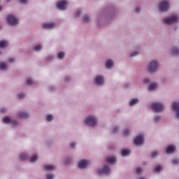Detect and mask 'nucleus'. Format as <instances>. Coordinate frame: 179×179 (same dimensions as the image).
<instances>
[{"instance_id":"412c9836","label":"nucleus","mask_w":179,"mask_h":179,"mask_svg":"<svg viewBox=\"0 0 179 179\" xmlns=\"http://www.w3.org/2000/svg\"><path fill=\"white\" fill-rule=\"evenodd\" d=\"M9 46V41L6 40L0 41V50H5Z\"/></svg>"},{"instance_id":"6e6552de","label":"nucleus","mask_w":179,"mask_h":179,"mask_svg":"<svg viewBox=\"0 0 179 179\" xmlns=\"http://www.w3.org/2000/svg\"><path fill=\"white\" fill-rule=\"evenodd\" d=\"M97 173L99 176H109V174H111V167L108 164H105L98 168Z\"/></svg>"},{"instance_id":"79ce46f5","label":"nucleus","mask_w":179,"mask_h":179,"mask_svg":"<svg viewBox=\"0 0 179 179\" xmlns=\"http://www.w3.org/2000/svg\"><path fill=\"white\" fill-rule=\"evenodd\" d=\"M83 20L84 23H89V22H90V16H89L88 15H84Z\"/></svg>"},{"instance_id":"4d7b16f0","label":"nucleus","mask_w":179,"mask_h":179,"mask_svg":"<svg viewBox=\"0 0 179 179\" xmlns=\"http://www.w3.org/2000/svg\"><path fill=\"white\" fill-rule=\"evenodd\" d=\"M136 179H146V178L143 177V176H140L136 178Z\"/></svg>"},{"instance_id":"58836bf2","label":"nucleus","mask_w":179,"mask_h":179,"mask_svg":"<svg viewBox=\"0 0 179 179\" xmlns=\"http://www.w3.org/2000/svg\"><path fill=\"white\" fill-rule=\"evenodd\" d=\"M17 99H19V100H22V99H24V97H26V94H24V92H20L17 94Z\"/></svg>"},{"instance_id":"c03bdc74","label":"nucleus","mask_w":179,"mask_h":179,"mask_svg":"<svg viewBox=\"0 0 179 179\" xmlns=\"http://www.w3.org/2000/svg\"><path fill=\"white\" fill-rule=\"evenodd\" d=\"M74 15L76 17H79V16H80V15H82V10H76L75 12H74Z\"/></svg>"},{"instance_id":"4468645a","label":"nucleus","mask_w":179,"mask_h":179,"mask_svg":"<svg viewBox=\"0 0 179 179\" xmlns=\"http://www.w3.org/2000/svg\"><path fill=\"white\" fill-rule=\"evenodd\" d=\"M91 163L87 159H81L78 162V169H80V170H85V169H87L89 166H90Z\"/></svg>"},{"instance_id":"473e14b6","label":"nucleus","mask_w":179,"mask_h":179,"mask_svg":"<svg viewBox=\"0 0 179 179\" xmlns=\"http://www.w3.org/2000/svg\"><path fill=\"white\" fill-rule=\"evenodd\" d=\"M162 170H163V167L160 164L157 165L154 168V171L157 173H161Z\"/></svg>"},{"instance_id":"2f4dec72","label":"nucleus","mask_w":179,"mask_h":179,"mask_svg":"<svg viewBox=\"0 0 179 179\" xmlns=\"http://www.w3.org/2000/svg\"><path fill=\"white\" fill-rule=\"evenodd\" d=\"M156 89H157V83H151L148 87L150 92H153V90H156Z\"/></svg>"},{"instance_id":"aec40b11","label":"nucleus","mask_w":179,"mask_h":179,"mask_svg":"<svg viewBox=\"0 0 179 179\" xmlns=\"http://www.w3.org/2000/svg\"><path fill=\"white\" fill-rule=\"evenodd\" d=\"M8 71V62H0V72Z\"/></svg>"},{"instance_id":"4c0bfd02","label":"nucleus","mask_w":179,"mask_h":179,"mask_svg":"<svg viewBox=\"0 0 179 179\" xmlns=\"http://www.w3.org/2000/svg\"><path fill=\"white\" fill-rule=\"evenodd\" d=\"M63 162L65 164H69L72 162V157H66L63 159Z\"/></svg>"},{"instance_id":"8fccbe9b","label":"nucleus","mask_w":179,"mask_h":179,"mask_svg":"<svg viewBox=\"0 0 179 179\" xmlns=\"http://www.w3.org/2000/svg\"><path fill=\"white\" fill-rule=\"evenodd\" d=\"M1 113L5 114V113H8V108L2 107L0 108Z\"/></svg>"},{"instance_id":"a878e982","label":"nucleus","mask_w":179,"mask_h":179,"mask_svg":"<svg viewBox=\"0 0 179 179\" xmlns=\"http://www.w3.org/2000/svg\"><path fill=\"white\" fill-rule=\"evenodd\" d=\"M106 162L109 164H114L115 163H117V157H115V156L108 157L106 158Z\"/></svg>"},{"instance_id":"423d86ee","label":"nucleus","mask_w":179,"mask_h":179,"mask_svg":"<svg viewBox=\"0 0 179 179\" xmlns=\"http://www.w3.org/2000/svg\"><path fill=\"white\" fill-rule=\"evenodd\" d=\"M160 63L158 60L154 59L150 62L147 66L148 71L149 73H156L159 71Z\"/></svg>"},{"instance_id":"f257e3e1","label":"nucleus","mask_w":179,"mask_h":179,"mask_svg":"<svg viewBox=\"0 0 179 179\" xmlns=\"http://www.w3.org/2000/svg\"><path fill=\"white\" fill-rule=\"evenodd\" d=\"M114 13H113V8H106L105 10L102 12V13L99 14L96 18V23L98 26H100L104 20H108V19H112Z\"/></svg>"},{"instance_id":"f8f14e48","label":"nucleus","mask_w":179,"mask_h":179,"mask_svg":"<svg viewBox=\"0 0 179 179\" xmlns=\"http://www.w3.org/2000/svg\"><path fill=\"white\" fill-rule=\"evenodd\" d=\"M159 9L161 12H167L170 10V1L168 0H163L160 1Z\"/></svg>"},{"instance_id":"39448f33","label":"nucleus","mask_w":179,"mask_h":179,"mask_svg":"<svg viewBox=\"0 0 179 179\" xmlns=\"http://www.w3.org/2000/svg\"><path fill=\"white\" fill-rule=\"evenodd\" d=\"M178 14H172L162 18V23H164V24H174V23L178 22Z\"/></svg>"},{"instance_id":"a211bd4d","label":"nucleus","mask_w":179,"mask_h":179,"mask_svg":"<svg viewBox=\"0 0 179 179\" xmlns=\"http://www.w3.org/2000/svg\"><path fill=\"white\" fill-rule=\"evenodd\" d=\"M176 150H177V147L176 145L170 144L166 147V152L168 155H171L173 153H176Z\"/></svg>"},{"instance_id":"c85d7f7f","label":"nucleus","mask_w":179,"mask_h":179,"mask_svg":"<svg viewBox=\"0 0 179 179\" xmlns=\"http://www.w3.org/2000/svg\"><path fill=\"white\" fill-rule=\"evenodd\" d=\"M121 155L122 157H127L131 155V150L129 149H123L121 151Z\"/></svg>"},{"instance_id":"e433bc0d","label":"nucleus","mask_w":179,"mask_h":179,"mask_svg":"<svg viewBox=\"0 0 179 179\" xmlns=\"http://www.w3.org/2000/svg\"><path fill=\"white\" fill-rule=\"evenodd\" d=\"M150 156L152 159H156V157H157V156H159V151H157V150L152 151Z\"/></svg>"},{"instance_id":"37998d69","label":"nucleus","mask_w":179,"mask_h":179,"mask_svg":"<svg viewBox=\"0 0 179 179\" xmlns=\"http://www.w3.org/2000/svg\"><path fill=\"white\" fill-rule=\"evenodd\" d=\"M140 54L138 50H136L130 53L131 58H134V57H138V55Z\"/></svg>"},{"instance_id":"bf43d9fd","label":"nucleus","mask_w":179,"mask_h":179,"mask_svg":"<svg viewBox=\"0 0 179 179\" xmlns=\"http://www.w3.org/2000/svg\"><path fill=\"white\" fill-rule=\"evenodd\" d=\"M2 55V51L0 50V56Z\"/></svg>"},{"instance_id":"7c9ffc66","label":"nucleus","mask_w":179,"mask_h":179,"mask_svg":"<svg viewBox=\"0 0 179 179\" xmlns=\"http://www.w3.org/2000/svg\"><path fill=\"white\" fill-rule=\"evenodd\" d=\"M26 85L27 86H31V85H34V79L32 77H28L26 80Z\"/></svg>"},{"instance_id":"a18cd8bd","label":"nucleus","mask_w":179,"mask_h":179,"mask_svg":"<svg viewBox=\"0 0 179 179\" xmlns=\"http://www.w3.org/2000/svg\"><path fill=\"white\" fill-rule=\"evenodd\" d=\"M46 178L47 179H54V178H55V175H54L52 173H47Z\"/></svg>"},{"instance_id":"bb28decb","label":"nucleus","mask_w":179,"mask_h":179,"mask_svg":"<svg viewBox=\"0 0 179 179\" xmlns=\"http://www.w3.org/2000/svg\"><path fill=\"white\" fill-rule=\"evenodd\" d=\"M66 53L64 52V50H58L57 53V59L62 60L64 58H65Z\"/></svg>"},{"instance_id":"13d9d810","label":"nucleus","mask_w":179,"mask_h":179,"mask_svg":"<svg viewBox=\"0 0 179 179\" xmlns=\"http://www.w3.org/2000/svg\"><path fill=\"white\" fill-rule=\"evenodd\" d=\"M3 9V7L2 6H0V12Z\"/></svg>"},{"instance_id":"f704fd0d","label":"nucleus","mask_w":179,"mask_h":179,"mask_svg":"<svg viewBox=\"0 0 179 179\" xmlns=\"http://www.w3.org/2000/svg\"><path fill=\"white\" fill-rule=\"evenodd\" d=\"M161 120H162V116L159 115H156L155 116H154L153 122H155V124H159Z\"/></svg>"},{"instance_id":"680f3d73","label":"nucleus","mask_w":179,"mask_h":179,"mask_svg":"<svg viewBox=\"0 0 179 179\" xmlns=\"http://www.w3.org/2000/svg\"><path fill=\"white\" fill-rule=\"evenodd\" d=\"M0 3H1V0H0Z\"/></svg>"},{"instance_id":"de8ad7c7","label":"nucleus","mask_w":179,"mask_h":179,"mask_svg":"<svg viewBox=\"0 0 179 179\" xmlns=\"http://www.w3.org/2000/svg\"><path fill=\"white\" fill-rule=\"evenodd\" d=\"M64 80V82H71V80H72V77H71V76H66Z\"/></svg>"},{"instance_id":"a19ab883","label":"nucleus","mask_w":179,"mask_h":179,"mask_svg":"<svg viewBox=\"0 0 179 179\" xmlns=\"http://www.w3.org/2000/svg\"><path fill=\"white\" fill-rule=\"evenodd\" d=\"M118 131H120V127H118V126L112 127L111 131L113 134H117V132H118Z\"/></svg>"},{"instance_id":"ddd939ff","label":"nucleus","mask_w":179,"mask_h":179,"mask_svg":"<svg viewBox=\"0 0 179 179\" xmlns=\"http://www.w3.org/2000/svg\"><path fill=\"white\" fill-rule=\"evenodd\" d=\"M115 66V62L113 59H107L105 61V68L108 71H111V69H114Z\"/></svg>"},{"instance_id":"09e8293b","label":"nucleus","mask_w":179,"mask_h":179,"mask_svg":"<svg viewBox=\"0 0 179 179\" xmlns=\"http://www.w3.org/2000/svg\"><path fill=\"white\" fill-rule=\"evenodd\" d=\"M136 172L137 174H142V173H143V169L141 167H138L136 169Z\"/></svg>"},{"instance_id":"6ab92c4d","label":"nucleus","mask_w":179,"mask_h":179,"mask_svg":"<svg viewBox=\"0 0 179 179\" xmlns=\"http://www.w3.org/2000/svg\"><path fill=\"white\" fill-rule=\"evenodd\" d=\"M19 159L20 162H27L29 160V153L27 152H21L19 155Z\"/></svg>"},{"instance_id":"c756f323","label":"nucleus","mask_w":179,"mask_h":179,"mask_svg":"<svg viewBox=\"0 0 179 179\" xmlns=\"http://www.w3.org/2000/svg\"><path fill=\"white\" fill-rule=\"evenodd\" d=\"M132 134V129L130 127H127L124 129L123 131V135L124 136H129Z\"/></svg>"},{"instance_id":"b1692460","label":"nucleus","mask_w":179,"mask_h":179,"mask_svg":"<svg viewBox=\"0 0 179 179\" xmlns=\"http://www.w3.org/2000/svg\"><path fill=\"white\" fill-rule=\"evenodd\" d=\"M138 103H139V99L138 98H133V99H130L128 104H129V107H134V106H136V104H138Z\"/></svg>"},{"instance_id":"052dcab7","label":"nucleus","mask_w":179,"mask_h":179,"mask_svg":"<svg viewBox=\"0 0 179 179\" xmlns=\"http://www.w3.org/2000/svg\"><path fill=\"white\" fill-rule=\"evenodd\" d=\"M8 2H9V0H7Z\"/></svg>"},{"instance_id":"72a5a7b5","label":"nucleus","mask_w":179,"mask_h":179,"mask_svg":"<svg viewBox=\"0 0 179 179\" xmlns=\"http://www.w3.org/2000/svg\"><path fill=\"white\" fill-rule=\"evenodd\" d=\"M171 52L173 55H179V48L178 47L172 48Z\"/></svg>"},{"instance_id":"864d4df0","label":"nucleus","mask_w":179,"mask_h":179,"mask_svg":"<svg viewBox=\"0 0 179 179\" xmlns=\"http://www.w3.org/2000/svg\"><path fill=\"white\" fill-rule=\"evenodd\" d=\"M143 82H144V83H145V85H149V83H150V79H149V78H144L143 79Z\"/></svg>"},{"instance_id":"7ed1b4c3","label":"nucleus","mask_w":179,"mask_h":179,"mask_svg":"<svg viewBox=\"0 0 179 179\" xmlns=\"http://www.w3.org/2000/svg\"><path fill=\"white\" fill-rule=\"evenodd\" d=\"M2 122L8 125H11L13 128H17V127L20 125V122H19V120H17V119H15L8 115L4 116L2 118Z\"/></svg>"},{"instance_id":"dca6fc26","label":"nucleus","mask_w":179,"mask_h":179,"mask_svg":"<svg viewBox=\"0 0 179 179\" xmlns=\"http://www.w3.org/2000/svg\"><path fill=\"white\" fill-rule=\"evenodd\" d=\"M17 117L19 120H26L30 117V113L27 110H21L17 113Z\"/></svg>"},{"instance_id":"9d476101","label":"nucleus","mask_w":179,"mask_h":179,"mask_svg":"<svg viewBox=\"0 0 179 179\" xmlns=\"http://www.w3.org/2000/svg\"><path fill=\"white\" fill-rule=\"evenodd\" d=\"M151 108L155 113H163V111H164V103L162 102H155L151 105Z\"/></svg>"},{"instance_id":"5701e85b","label":"nucleus","mask_w":179,"mask_h":179,"mask_svg":"<svg viewBox=\"0 0 179 179\" xmlns=\"http://www.w3.org/2000/svg\"><path fill=\"white\" fill-rule=\"evenodd\" d=\"M43 50V45L41 43H38L34 45L32 48V51L35 52H40Z\"/></svg>"},{"instance_id":"5fc2aeb1","label":"nucleus","mask_w":179,"mask_h":179,"mask_svg":"<svg viewBox=\"0 0 179 179\" xmlns=\"http://www.w3.org/2000/svg\"><path fill=\"white\" fill-rule=\"evenodd\" d=\"M135 12L137 13H139L141 10V6H136L134 8Z\"/></svg>"},{"instance_id":"2eb2a0df","label":"nucleus","mask_w":179,"mask_h":179,"mask_svg":"<svg viewBox=\"0 0 179 179\" xmlns=\"http://www.w3.org/2000/svg\"><path fill=\"white\" fill-rule=\"evenodd\" d=\"M42 27L45 29V30H52V29L55 28V22L52 21L44 22L42 24Z\"/></svg>"},{"instance_id":"603ef678","label":"nucleus","mask_w":179,"mask_h":179,"mask_svg":"<svg viewBox=\"0 0 179 179\" xmlns=\"http://www.w3.org/2000/svg\"><path fill=\"white\" fill-rule=\"evenodd\" d=\"M15 59L13 57H10V59H8V61L6 62H8V64H13V62H15Z\"/></svg>"},{"instance_id":"4be33fe9","label":"nucleus","mask_w":179,"mask_h":179,"mask_svg":"<svg viewBox=\"0 0 179 179\" xmlns=\"http://www.w3.org/2000/svg\"><path fill=\"white\" fill-rule=\"evenodd\" d=\"M43 169L45 171H52L57 169V166L52 164H45Z\"/></svg>"},{"instance_id":"49530a36","label":"nucleus","mask_w":179,"mask_h":179,"mask_svg":"<svg viewBox=\"0 0 179 179\" xmlns=\"http://www.w3.org/2000/svg\"><path fill=\"white\" fill-rule=\"evenodd\" d=\"M18 2L21 5H27V3H29V0H18Z\"/></svg>"},{"instance_id":"6e6d98bb","label":"nucleus","mask_w":179,"mask_h":179,"mask_svg":"<svg viewBox=\"0 0 179 179\" xmlns=\"http://www.w3.org/2000/svg\"><path fill=\"white\" fill-rule=\"evenodd\" d=\"M49 89L51 92H54V90H55V86L51 85L49 87Z\"/></svg>"},{"instance_id":"cd10ccee","label":"nucleus","mask_w":179,"mask_h":179,"mask_svg":"<svg viewBox=\"0 0 179 179\" xmlns=\"http://www.w3.org/2000/svg\"><path fill=\"white\" fill-rule=\"evenodd\" d=\"M29 159V162L34 164V163H37V162L38 161V155L34 154Z\"/></svg>"},{"instance_id":"20e7f679","label":"nucleus","mask_w":179,"mask_h":179,"mask_svg":"<svg viewBox=\"0 0 179 179\" xmlns=\"http://www.w3.org/2000/svg\"><path fill=\"white\" fill-rule=\"evenodd\" d=\"M6 23L11 27H16V26H19L20 21L16 15L13 14H9L6 16Z\"/></svg>"},{"instance_id":"f03ea898","label":"nucleus","mask_w":179,"mask_h":179,"mask_svg":"<svg viewBox=\"0 0 179 179\" xmlns=\"http://www.w3.org/2000/svg\"><path fill=\"white\" fill-rule=\"evenodd\" d=\"M84 124L90 128H96L99 125V117L94 114L88 115L84 119Z\"/></svg>"},{"instance_id":"c9c22d12","label":"nucleus","mask_w":179,"mask_h":179,"mask_svg":"<svg viewBox=\"0 0 179 179\" xmlns=\"http://www.w3.org/2000/svg\"><path fill=\"white\" fill-rule=\"evenodd\" d=\"M171 164L172 166H178L179 164V159L178 158H173L171 161Z\"/></svg>"},{"instance_id":"3c124183","label":"nucleus","mask_w":179,"mask_h":179,"mask_svg":"<svg viewBox=\"0 0 179 179\" xmlns=\"http://www.w3.org/2000/svg\"><path fill=\"white\" fill-rule=\"evenodd\" d=\"M46 59L48 61H52V59H54V56L52 55H49L47 56Z\"/></svg>"},{"instance_id":"f3484780","label":"nucleus","mask_w":179,"mask_h":179,"mask_svg":"<svg viewBox=\"0 0 179 179\" xmlns=\"http://www.w3.org/2000/svg\"><path fill=\"white\" fill-rule=\"evenodd\" d=\"M172 110L175 112L176 118L179 120V102L172 103Z\"/></svg>"},{"instance_id":"393cba45","label":"nucleus","mask_w":179,"mask_h":179,"mask_svg":"<svg viewBox=\"0 0 179 179\" xmlns=\"http://www.w3.org/2000/svg\"><path fill=\"white\" fill-rule=\"evenodd\" d=\"M45 121L46 122H52L54 121V115L48 113L45 115Z\"/></svg>"},{"instance_id":"ea45409f","label":"nucleus","mask_w":179,"mask_h":179,"mask_svg":"<svg viewBox=\"0 0 179 179\" xmlns=\"http://www.w3.org/2000/svg\"><path fill=\"white\" fill-rule=\"evenodd\" d=\"M77 145H78V143H76V141H71L69 143V146L71 149H76Z\"/></svg>"},{"instance_id":"9b49d317","label":"nucleus","mask_w":179,"mask_h":179,"mask_svg":"<svg viewBox=\"0 0 179 179\" xmlns=\"http://www.w3.org/2000/svg\"><path fill=\"white\" fill-rule=\"evenodd\" d=\"M69 5V1L68 0H59L57 2L56 6L59 10H66L68 9V6Z\"/></svg>"},{"instance_id":"1a4fd4ad","label":"nucleus","mask_w":179,"mask_h":179,"mask_svg":"<svg viewBox=\"0 0 179 179\" xmlns=\"http://www.w3.org/2000/svg\"><path fill=\"white\" fill-rule=\"evenodd\" d=\"M94 83L96 86L101 87L106 83V78L103 74H97L94 78Z\"/></svg>"},{"instance_id":"0eeeda50","label":"nucleus","mask_w":179,"mask_h":179,"mask_svg":"<svg viewBox=\"0 0 179 179\" xmlns=\"http://www.w3.org/2000/svg\"><path fill=\"white\" fill-rule=\"evenodd\" d=\"M133 144L136 148H141L145 145V134H140L136 135L133 139Z\"/></svg>"}]
</instances>
